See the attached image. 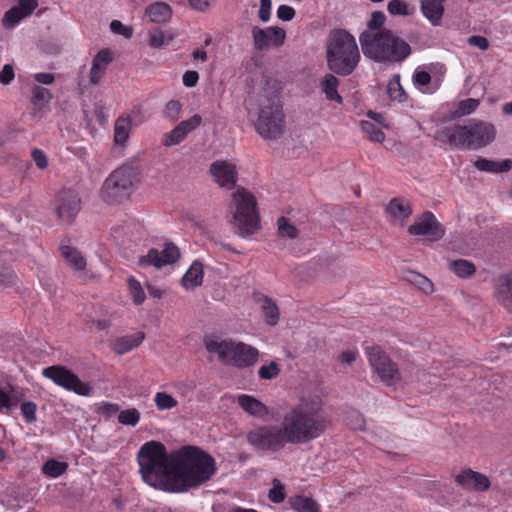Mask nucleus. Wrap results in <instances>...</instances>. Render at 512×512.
Returning a JSON list of instances; mask_svg holds the SVG:
<instances>
[{
    "instance_id": "nucleus-1",
    "label": "nucleus",
    "mask_w": 512,
    "mask_h": 512,
    "mask_svg": "<svg viewBox=\"0 0 512 512\" xmlns=\"http://www.w3.org/2000/svg\"><path fill=\"white\" fill-rule=\"evenodd\" d=\"M170 492L184 493L210 481L217 473L215 458L195 445H183L172 451Z\"/></svg>"
},
{
    "instance_id": "nucleus-2",
    "label": "nucleus",
    "mask_w": 512,
    "mask_h": 512,
    "mask_svg": "<svg viewBox=\"0 0 512 512\" xmlns=\"http://www.w3.org/2000/svg\"><path fill=\"white\" fill-rule=\"evenodd\" d=\"M330 420L321 401L292 407L282 418L281 426L288 444L303 445L320 438L328 429Z\"/></svg>"
},
{
    "instance_id": "nucleus-3",
    "label": "nucleus",
    "mask_w": 512,
    "mask_h": 512,
    "mask_svg": "<svg viewBox=\"0 0 512 512\" xmlns=\"http://www.w3.org/2000/svg\"><path fill=\"white\" fill-rule=\"evenodd\" d=\"M359 42L364 56L377 63H400L412 52L410 44L390 29L363 31Z\"/></svg>"
},
{
    "instance_id": "nucleus-4",
    "label": "nucleus",
    "mask_w": 512,
    "mask_h": 512,
    "mask_svg": "<svg viewBox=\"0 0 512 512\" xmlns=\"http://www.w3.org/2000/svg\"><path fill=\"white\" fill-rule=\"evenodd\" d=\"M361 56L355 37L345 29L330 31L326 45L328 69L342 77L351 75L360 62Z\"/></svg>"
},
{
    "instance_id": "nucleus-5",
    "label": "nucleus",
    "mask_w": 512,
    "mask_h": 512,
    "mask_svg": "<svg viewBox=\"0 0 512 512\" xmlns=\"http://www.w3.org/2000/svg\"><path fill=\"white\" fill-rule=\"evenodd\" d=\"M171 457L172 452L168 454L165 445L161 442L152 440L143 444L137 453L143 481L150 486H156L159 481L164 480L166 489L170 492Z\"/></svg>"
},
{
    "instance_id": "nucleus-6",
    "label": "nucleus",
    "mask_w": 512,
    "mask_h": 512,
    "mask_svg": "<svg viewBox=\"0 0 512 512\" xmlns=\"http://www.w3.org/2000/svg\"><path fill=\"white\" fill-rule=\"evenodd\" d=\"M139 181V164L135 161H127L105 179L100 197L107 204H121L130 198Z\"/></svg>"
},
{
    "instance_id": "nucleus-7",
    "label": "nucleus",
    "mask_w": 512,
    "mask_h": 512,
    "mask_svg": "<svg viewBox=\"0 0 512 512\" xmlns=\"http://www.w3.org/2000/svg\"><path fill=\"white\" fill-rule=\"evenodd\" d=\"M205 348L209 353L217 354L222 364L239 369L255 365L259 358V351L255 347L231 339L206 340Z\"/></svg>"
},
{
    "instance_id": "nucleus-8",
    "label": "nucleus",
    "mask_w": 512,
    "mask_h": 512,
    "mask_svg": "<svg viewBox=\"0 0 512 512\" xmlns=\"http://www.w3.org/2000/svg\"><path fill=\"white\" fill-rule=\"evenodd\" d=\"M233 201L236 205L233 219L239 234L241 236L254 234L261 228L255 197L245 188L239 187L233 193Z\"/></svg>"
},
{
    "instance_id": "nucleus-9",
    "label": "nucleus",
    "mask_w": 512,
    "mask_h": 512,
    "mask_svg": "<svg viewBox=\"0 0 512 512\" xmlns=\"http://www.w3.org/2000/svg\"><path fill=\"white\" fill-rule=\"evenodd\" d=\"M284 118L285 116L280 100L274 95L260 104L255 129L257 133L266 140L276 139L282 134Z\"/></svg>"
},
{
    "instance_id": "nucleus-10",
    "label": "nucleus",
    "mask_w": 512,
    "mask_h": 512,
    "mask_svg": "<svg viewBox=\"0 0 512 512\" xmlns=\"http://www.w3.org/2000/svg\"><path fill=\"white\" fill-rule=\"evenodd\" d=\"M246 439L256 450L265 452H278L288 444L281 425L258 426L247 433Z\"/></svg>"
},
{
    "instance_id": "nucleus-11",
    "label": "nucleus",
    "mask_w": 512,
    "mask_h": 512,
    "mask_svg": "<svg viewBox=\"0 0 512 512\" xmlns=\"http://www.w3.org/2000/svg\"><path fill=\"white\" fill-rule=\"evenodd\" d=\"M42 375L51 380L57 386L67 391H72L80 396H91L93 387L89 382H83L80 378L67 367L62 365H52L43 369Z\"/></svg>"
},
{
    "instance_id": "nucleus-12",
    "label": "nucleus",
    "mask_w": 512,
    "mask_h": 512,
    "mask_svg": "<svg viewBox=\"0 0 512 512\" xmlns=\"http://www.w3.org/2000/svg\"><path fill=\"white\" fill-rule=\"evenodd\" d=\"M368 361L381 380L387 385L400 379L399 369L380 346H372L366 351Z\"/></svg>"
},
{
    "instance_id": "nucleus-13",
    "label": "nucleus",
    "mask_w": 512,
    "mask_h": 512,
    "mask_svg": "<svg viewBox=\"0 0 512 512\" xmlns=\"http://www.w3.org/2000/svg\"><path fill=\"white\" fill-rule=\"evenodd\" d=\"M81 210V199L73 189H62L55 198V211L62 222L71 224Z\"/></svg>"
},
{
    "instance_id": "nucleus-14",
    "label": "nucleus",
    "mask_w": 512,
    "mask_h": 512,
    "mask_svg": "<svg viewBox=\"0 0 512 512\" xmlns=\"http://www.w3.org/2000/svg\"><path fill=\"white\" fill-rule=\"evenodd\" d=\"M466 125L469 150L486 147L495 140L496 128L492 123L471 119Z\"/></svg>"
},
{
    "instance_id": "nucleus-15",
    "label": "nucleus",
    "mask_w": 512,
    "mask_h": 512,
    "mask_svg": "<svg viewBox=\"0 0 512 512\" xmlns=\"http://www.w3.org/2000/svg\"><path fill=\"white\" fill-rule=\"evenodd\" d=\"M180 258V251L174 243H166L162 251L151 248L146 255L139 257L138 266L144 268L154 266L162 268L165 265L173 264Z\"/></svg>"
},
{
    "instance_id": "nucleus-16",
    "label": "nucleus",
    "mask_w": 512,
    "mask_h": 512,
    "mask_svg": "<svg viewBox=\"0 0 512 512\" xmlns=\"http://www.w3.org/2000/svg\"><path fill=\"white\" fill-rule=\"evenodd\" d=\"M408 233L428 236L430 241H439L443 238L445 230L431 211H425L418 220L409 226Z\"/></svg>"
},
{
    "instance_id": "nucleus-17",
    "label": "nucleus",
    "mask_w": 512,
    "mask_h": 512,
    "mask_svg": "<svg viewBox=\"0 0 512 512\" xmlns=\"http://www.w3.org/2000/svg\"><path fill=\"white\" fill-rule=\"evenodd\" d=\"M254 48L258 51L267 49L270 44L280 47L286 39V32L278 26H269L266 29L254 26L251 30Z\"/></svg>"
},
{
    "instance_id": "nucleus-18",
    "label": "nucleus",
    "mask_w": 512,
    "mask_h": 512,
    "mask_svg": "<svg viewBox=\"0 0 512 512\" xmlns=\"http://www.w3.org/2000/svg\"><path fill=\"white\" fill-rule=\"evenodd\" d=\"M435 139L451 147L469 150L467 125L453 124L445 126L435 133Z\"/></svg>"
},
{
    "instance_id": "nucleus-19",
    "label": "nucleus",
    "mask_w": 512,
    "mask_h": 512,
    "mask_svg": "<svg viewBox=\"0 0 512 512\" xmlns=\"http://www.w3.org/2000/svg\"><path fill=\"white\" fill-rule=\"evenodd\" d=\"M455 482L466 490L486 492L491 487L490 479L483 473L465 468L455 476Z\"/></svg>"
},
{
    "instance_id": "nucleus-20",
    "label": "nucleus",
    "mask_w": 512,
    "mask_h": 512,
    "mask_svg": "<svg viewBox=\"0 0 512 512\" xmlns=\"http://www.w3.org/2000/svg\"><path fill=\"white\" fill-rule=\"evenodd\" d=\"M209 171L220 187L233 189L237 182L236 166L228 161L217 160L211 163Z\"/></svg>"
},
{
    "instance_id": "nucleus-21",
    "label": "nucleus",
    "mask_w": 512,
    "mask_h": 512,
    "mask_svg": "<svg viewBox=\"0 0 512 512\" xmlns=\"http://www.w3.org/2000/svg\"><path fill=\"white\" fill-rule=\"evenodd\" d=\"M38 7L37 0H18L17 5L5 12L2 24L5 28H13L21 20L29 17Z\"/></svg>"
},
{
    "instance_id": "nucleus-22",
    "label": "nucleus",
    "mask_w": 512,
    "mask_h": 512,
    "mask_svg": "<svg viewBox=\"0 0 512 512\" xmlns=\"http://www.w3.org/2000/svg\"><path fill=\"white\" fill-rule=\"evenodd\" d=\"M114 60V54L109 48L97 52L92 60L89 79L94 85L98 84L104 76L108 66Z\"/></svg>"
},
{
    "instance_id": "nucleus-23",
    "label": "nucleus",
    "mask_w": 512,
    "mask_h": 512,
    "mask_svg": "<svg viewBox=\"0 0 512 512\" xmlns=\"http://www.w3.org/2000/svg\"><path fill=\"white\" fill-rule=\"evenodd\" d=\"M236 402L243 411L255 418L264 419L269 414L268 407L252 395L240 394Z\"/></svg>"
},
{
    "instance_id": "nucleus-24",
    "label": "nucleus",
    "mask_w": 512,
    "mask_h": 512,
    "mask_svg": "<svg viewBox=\"0 0 512 512\" xmlns=\"http://www.w3.org/2000/svg\"><path fill=\"white\" fill-rule=\"evenodd\" d=\"M446 0H420V11L432 26H439L444 15Z\"/></svg>"
},
{
    "instance_id": "nucleus-25",
    "label": "nucleus",
    "mask_w": 512,
    "mask_h": 512,
    "mask_svg": "<svg viewBox=\"0 0 512 512\" xmlns=\"http://www.w3.org/2000/svg\"><path fill=\"white\" fill-rule=\"evenodd\" d=\"M253 300L259 304L268 325L274 326L279 320V309L274 300L261 292L253 293Z\"/></svg>"
},
{
    "instance_id": "nucleus-26",
    "label": "nucleus",
    "mask_w": 512,
    "mask_h": 512,
    "mask_svg": "<svg viewBox=\"0 0 512 512\" xmlns=\"http://www.w3.org/2000/svg\"><path fill=\"white\" fill-rule=\"evenodd\" d=\"M145 339L144 332H136L132 335L117 337L111 342V349L118 355H123L137 348Z\"/></svg>"
},
{
    "instance_id": "nucleus-27",
    "label": "nucleus",
    "mask_w": 512,
    "mask_h": 512,
    "mask_svg": "<svg viewBox=\"0 0 512 512\" xmlns=\"http://www.w3.org/2000/svg\"><path fill=\"white\" fill-rule=\"evenodd\" d=\"M340 85V80L337 78L336 74L326 73L322 80L320 81L319 87L321 92L325 95L328 101H333L338 104L343 103V97L338 93V87Z\"/></svg>"
},
{
    "instance_id": "nucleus-28",
    "label": "nucleus",
    "mask_w": 512,
    "mask_h": 512,
    "mask_svg": "<svg viewBox=\"0 0 512 512\" xmlns=\"http://www.w3.org/2000/svg\"><path fill=\"white\" fill-rule=\"evenodd\" d=\"M204 269L199 260H195L181 279V285L186 290H194L203 283Z\"/></svg>"
},
{
    "instance_id": "nucleus-29",
    "label": "nucleus",
    "mask_w": 512,
    "mask_h": 512,
    "mask_svg": "<svg viewBox=\"0 0 512 512\" xmlns=\"http://www.w3.org/2000/svg\"><path fill=\"white\" fill-rule=\"evenodd\" d=\"M145 15L150 22L164 23L172 17V9L164 2H155L146 8Z\"/></svg>"
},
{
    "instance_id": "nucleus-30",
    "label": "nucleus",
    "mask_w": 512,
    "mask_h": 512,
    "mask_svg": "<svg viewBox=\"0 0 512 512\" xmlns=\"http://www.w3.org/2000/svg\"><path fill=\"white\" fill-rule=\"evenodd\" d=\"M474 166L480 170L490 173H502L508 172L512 168V161L510 159H504L502 161L488 160L486 158H478L474 162Z\"/></svg>"
},
{
    "instance_id": "nucleus-31",
    "label": "nucleus",
    "mask_w": 512,
    "mask_h": 512,
    "mask_svg": "<svg viewBox=\"0 0 512 512\" xmlns=\"http://www.w3.org/2000/svg\"><path fill=\"white\" fill-rule=\"evenodd\" d=\"M290 507L296 512H320V505L312 497L294 495L288 500Z\"/></svg>"
},
{
    "instance_id": "nucleus-32",
    "label": "nucleus",
    "mask_w": 512,
    "mask_h": 512,
    "mask_svg": "<svg viewBox=\"0 0 512 512\" xmlns=\"http://www.w3.org/2000/svg\"><path fill=\"white\" fill-rule=\"evenodd\" d=\"M60 251L68 264L75 270L82 271L86 268V260L77 249L68 245H62Z\"/></svg>"
},
{
    "instance_id": "nucleus-33",
    "label": "nucleus",
    "mask_w": 512,
    "mask_h": 512,
    "mask_svg": "<svg viewBox=\"0 0 512 512\" xmlns=\"http://www.w3.org/2000/svg\"><path fill=\"white\" fill-rule=\"evenodd\" d=\"M387 212L397 219H406L412 214V208L408 201L402 198H393L387 208Z\"/></svg>"
},
{
    "instance_id": "nucleus-34",
    "label": "nucleus",
    "mask_w": 512,
    "mask_h": 512,
    "mask_svg": "<svg viewBox=\"0 0 512 512\" xmlns=\"http://www.w3.org/2000/svg\"><path fill=\"white\" fill-rule=\"evenodd\" d=\"M131 131L130 117L120 116L114 125V141L117 145H123L129 138Z\"/></svg>"
},
{
    "instance_id": "nucleus-35",
    "label": "nucleus",
    "mask_w": 512,
    "mask_h": 512,
    "mask_svg": "<svg viewBox=\"0 0 512 512\" xmlns=\"http://www.w3.org/2000/svg\"><path fill=\"white\" fill-rule=\"evenodd\" d=\"M449 269L461 278H469L476 272L475 265L466 259L452 261L449 264Z\"/></svg>"
},
{
    "instance_id": "nucleus-36",
    "label": "nucleus",
    "mask_w": 512,
    "mask_h": 512,
    "mask_svg": "<svg viewBox=\"0 0 512 512\" xmlns=\"http://www.w3.org/2000/svg\"><path fill=\"white\" fill-rule=\"evenodd\" d=\"M387 11L392 16H412L416 8L405 0H390L387 4Z\"/></svg>"
},
{
    "instance_id": "nucleus-37",
    "label": "nucleus",
    "mask_w": 512,
    "mask_h": 512,
    "mask_svg": "<svg viewBox=\"0 0 512 512\" xmlns=\"http://www.w3.org/2000/svg\"><path fill=\"white\" fill-rule=\"evenodd\" d=\"M51 99L52 94L49 89L38 85H35L32 88L31 102L38 110L46 106Z\"/></svg>"
},
{
    "instance_id": "nucleus-38",
    "label": "nucleus",
    "mask_w": 512,
    "mask_h": 512,
    "mask_svg": "<svg viewBox=\"0 0 512 512\" xmlns=\"http://www.w3.org/2000/svg\"><path fill=\"white\" fill-rule=\"evenodd\" d=\"M67 469L68 464L66 462L50 459L44 463L42 471L48 477L57 478L64 474Z\"/></svg>"
},
{
    "instance_id": "nucleus-39",
    "label": "nucleus",
    "mask_w": 512,
    "mask_h": 512,
    "mask_svg": "<svg viewBox=\"0 0 512 512\" xmlns=\"http://www.w3.org/2000/svg\"><path fill=\"white\" fill-rule=\"evenodd\" d=\"M344 422L351 430L364 431L366 428V420L363 414L358 410L348 411L344 418Z\"/></svg>"
},
{
    "instance_id": "nucleus-40",
    "label": "nucleus",
    "mask_w": 512,
    "mask_h": 512,
    "mask_svg": "<svg viewBox=\"0 0 512 512\" xmlns=\"http://www.w3.org/2000/svg\"><path fill=\"white\" fill-rule=\"evenodd\" d=\"M388 94L392 100H396L399 103H404L408 100V94L405 92L400 83L399 75H395L394 80L389 82Z\"/></svg>"
},
{
    "instance_id": "nucleus-41",
    "label": "nucleus",
    "mask_w": 512,
    "mask_h": 512,
    "mask_svg": "<svg viewBox=\"0 0 512 512\" xmlns=\"http://www.w3.org/2000/svg\"><path fill=\"white\" fill-rule=\"evenodd\" d=\"M480 105L479 99L467 98L459 102L457 109L453 112V118H460L472 114Z\"/></svg>"
},
{
    "instance_id": "nucleus-42",
    "label": "nucleus",
    "mask_w": 512,
    "mask_h": 512,
    "mask_svg": "<svg viewBox=\"0 0 512 512\" xmlns=\"http://www.w3.org/2000/svg\"><path fill=\"white\" fill-rule=\"evenodd\" d=\"M360 126L362 131L368 136L369 140L377 143H382L385 140L384 132L374 123L362 120L360 122Z\"/></svg>"
},
{
    "instance_id": "nucleus-43",
    "label": "nucleus",
    "mask_w": 512,
    "mask_h": 512,
    "mask_svg": "<svg viewBox=\"0 0 512 512\" xmlns=\"http://www.w3.org/2000/svg\"><path fill=\"white\" fill-rule=\"evenodd\" d=\"M497 297L509 309V304L512 303V274L507 275L504 279L497 291Z\"/></svg>"
},
{
    "instance_id": "nucleus-44",
    "label": "nucleus",
    "mask_w": 512,
    "mask_h": 512,
    "mask_svg": "<svg viewBox=\"0 0 512 512\" xmlns=\"http://www.w3.org/2000/svg\"><path fill=\"white\" fill-rule=\"evenodd\" d=\"M173 39H174L173 34L166 33L164 31L158 29L150 34L149 45L152 48L159 49V48H162V47L170 44V42H172Z\"/></svg>"
},
{
    "instance_id": "nucleus-45",
    "label": "nucleus",
    "mask_w": 512,
    "mask_h": 512,
    "mask_svg": "<svg viewBox=\"0 0 512 512\" xmlns=\"http://www.w3.org/2000/svg\"><path fill=\"white\" fill-rule=\"evenodd\" d=\"M278 233L282 237L296 239L298 237V229L290 223L289 219L281 216L277 220Z\"/></svg>"
},
{
    "instance_id": "nucleus-46",
    "label": "nucleus",
    "mask_w": 512,
    "mask_h": 512,
    "mask_svg": "<svg viewBox=\"0 0 512 512\" xmlns=\"http://www.w3.org/2000/svg\"><path fill=\"white\" fill-rule=\"evenodd\" d=\"M414 86L422 93L430 92L428 85L431 83V75L424 70L416 69L412 76Z\"/></svg>"
},
{
    "instance_id": "nucleus-47",
    "label": "nucleus",
    "mask_w": 512,
    "mask_h": 512,
    "mask_svg": "<svg viewBox=\"0 0 512 512\" xmlns=\"http://www.w3.org/2000/svg\"><path fill=\"white\" fill-rule=\"evenodd\" d=\"M268 498L272 503L275 504H280L285 500V486L279 479H273L272 488L269 490Z\"/></svg>"
},
{
    "instance_id": "nucleus-48",
    "label": "nucleus",
    "mask_w": 512,
    "mask_h": 512,
    "mask_svg": "<svg viewBox=\"0 0 512 512\" xmlns=\"http://www.w3.org/2000/svg\"><path fill=\"white\" fill-rule=\"evenodd\" d=\"M140 421V412L136 408L120 411L118 422L122 425L136 426Z\"/></svg>"
},
{
    "instance_id": "nucleus-49",
    "label": "nucleus",
    "mask_w": 512,
    "mask_h": 512,
    "mask_svg": "<svg viewBox=\"0 0 512 512\" xmlns=\"http://www.w3.org/2000/svg\"><path fill=\"white\" fill-rule=\"evenodd\" d=\"M128 287L130 294L132 296L133 302L136 305H140L144 302L146 299L145 292L138 280H136L134 277H130L128 279Z\"/></svg>"
},
{
    "instance_id": "nucleus-50",
    "label": "nucleus",
    "mask_w": 512,
    "mask_h": 512,
    "mask_svg": "<svg viewBox=\"0 0 512 512\" xmlns=\"http://www.w3.org/2000/svg\"><path fill=\"white\" fill-rule=\"evenodd\" d=\"M38 406L33 401H24L20 405L21 414L27 424H32L37 421Z\"/></svg>"
},
{
    "instance_id": "nucleus-51",
    "label": "nucleus",
    "mask_w": 512,
    "mask_h": 512,
    "mask_svg": "<svg viewBox=\"0 0 512 512\" xmlns=\"http://www.w3.org/2000/svg\"><path fill=\"white\" fill-rule=\"evenodd\" d=\"M159 410H169L177 406V400L166 392H157L154 398Z\"/></svg>"
},
{
    "instance_id": "nucleus-52",
    "label": "nucleus",
    "mask_w": 512,
    "mask_h": 512,
    "mask_svg": "<svg viewBox=\"0 0 512 512\" xmlns=\"http://www.w3.org/2000/svg\"><path fill=\"white\" fill-rule=\"evenodd\" d=\"M386 22V15L382 11H373L370 19L367 21V29L365 31H382Z\"/></svg>"
},
{
    "instance_id": "nucleus-53",
    "label": "nucleus",
    "mask_w": 512,
    "mask_h": 512,
    "mask_svg": "<svg viewBox=\"0 0 512 512\" xmlns=\"http://www.w3.org/2000/svg\"><path fill=\"white\" fill-rule=\"evenodd\" d=\"M186 137V134L176 125L170 132L164 135L163 144L167 147L178 145Z\"/></svg>"
},
{
    "instance_id": "nucleus-54",
    "label": "nucleus",
    "mask_w": 512,
    "mask_h": 512,
    "mask_svg": "<svg viewBox=\"0 0 512 512\" xmlns=\"http://www.w3.org/2000/svg\"><path fill=\"white\" fill-rule=\"evenodd\" d=\"M182 105L178 100H170L167 102L164 109V117L170 121H177Z\"/></svg>"
},
{
    "instance_id": "nucleus-55",
    "label": "nucleus",
    "mask_w": 512,
    "mask_h": 512,
    "mask_svg": "<svg viewBox=\"0 0 512 512\" xmlns=\"http://www.w3.org/2000/svg\"><path fill=\"white\" fill-rule=\"evenodd\" d=\"M280 369L276 362L272 361L269 365H263L258 371L260 379L271 380L279 375Z\"/></svg>"
},
{
    "instance_id": "nucleus-56",
    "label": "nucleus",
    "mask_w": 512,
    "mask_h": 512,
    "mask_svg": "<svg viewBox=\"0 0 512 512\" xmlns=\"http://www.w3.org/2000/svg\"><path fill=\"white\" fill-rule=\"evenodd\" d=\"M202 123V117L199 114H194L187 120H183L178 124V127L186 134V136Z\"/></svg>"
},
{
    "instance_id": "nucleus-57",
    "label": "nucleus",
    "mask_w": 512,
    "mask_h": 512,
    "mask_svg": "<svg viewBox=\"0 0 512 512\" xmlns=\"http://www.w3.org/2000/svg\"><path fill=\"white\" fill-rule=\"evenodd\" d=\"M110 29L114 34L122 35L126 39H130L133 36L132 27L124 25L119 20H112L110 23Z\"/></svg>"
},
{
    "instance_id": "nucleus-58",
    "label": "nucleus",
    "mask_w": 512,
    "mask_h": 512,
    "mask_svg": "<svg viewBox=\"0 0 512 512\" xmlns=\"http://www.w3.org/2000/svg\"><path fill=\"white\" fill-rule=\"evenodd\" d=\"M16 406V401H14L10 395L0 387V413H10L13 408Z\"/></svg>"
},
{
    "instance_id": "nucleus-59",
    "label": "nucleus",
    "mask_w": 512,
    "mask_h": 512,
    "mask_svg": "<svg viewBox=\"0 0 512 512\" xmlns=\"http://www.w3.org/2000/svg\"><path fill=\"white\" fill-rule=\"evenodd\" d=\"M412 282H414L418 286V288L426 294L431 293L433 291V283L427 277L421 274H413Z\"/></svg>"
},
{
    "instance_id": "nucleus-60",
    "label": "nucleus",
    "mask_w": 512,
    "mask_h": 512,
    "mask_svg": "<svg viewBox=\"0 0 512 512\" xmlns=\"http://www.w3.org/2000/svg\"><path fill=\"white\" fill-rule=\"evenodd\" d=\"M31 156H32V159L35 162L36 166L39 169L44 170L48 167V165H49L48 158L43 150L35 148V149H33Z\"/></svg>"
},
{
    "instance_id": "nucleus-61",
    "label": "nucleus",
    "mask_w": 512,
    "mask_h": 512,
    "mask_svg": "<svg viewBox=\"0 0 512 512\" xmlns=\"http://www.w3.org/2000/svg\"><path fill=\"white\" fill-rule=\"evenodd\" d=\"M17 276L14 271L10 269H3L0 271V287H11L15 285Z\"/></svg>"
},
{
    "instance_id": "nucleus-62",
    "label": "nucleus",
    "mask_w": 512,
    "mask_h": 512,
    "mask_svg": "<svg viewBox=\"0 0 512 512\" xmlns=\"http://www.w3.org/2000/svg\"><path fill=\"white\" fill-rule=\"evenodd\" d=\"M295 9L289 5H280L277 9V17L282 21H291L295 16Z\"/></svg>"
},
{
    "instance_id": "nucleus-63",
    "label": "nucleus",
    "mask_w": 512,
    "mask_h": 512,
    "mask_svg": "<svg viewBox=\"0 0 512 512\" xmlns=\"http://www.w3.org/2000/svg\"><path fill=\"white\" fill-rule=\"evenodd\" d=\"M271 0H260V9L258 17L262 22H267L271 17Z\"/></svg>"
},
{
    "instance_id": "nucleus-64",
    "label": "nucleus",
    "mask_w": 512,
    "mask_h": 512,
    "mask_svg": "<svg viewBox=\"0 0 512 512\" xmlns=\"http://www.w3.org/2000/svg\"><path fill=\"white\" fill-rule=\"evenodd\" d=\"M14 76L15 74L12 65L5 64L0 71V83L3 85H8L14 79Z\"/></svg>"
}]
</instances>
